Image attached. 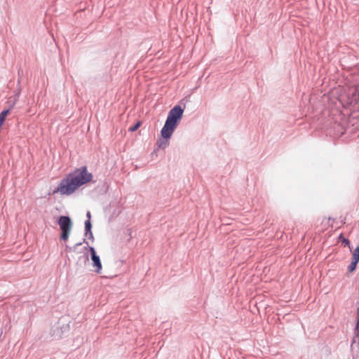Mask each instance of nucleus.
Wrapping results in <instances>:
<instances>
[{
	"instance_id": "1",
	"label": "nucleus",
	"mask_w": 359,
	"mask_h": 359,
	"mask_svg": "<svg viewBox=\"0 0 359 359\" xmlns=\"http://www.w3.org/2000/svg\"><path fill=\"white\" fill-rule=\"evenodd\" d=\"M93 175L89 172L86 166L76 169L73 172L68 174L59 184L53 194L61 195H70L81 186L90 182Z\"/></svg>"
},
{
	"instance_id": "2",
	"label": "nucleus",
	"mask_w": 359,
	"mask_h": 359,
	"mask_svg": "<svg viewBox=\"0 0 359 359\" xmlns=\"http://www.w3.org/2000/svg\"><path fill=\"white\" fill-rule=\"evenodd\" d=\"M58 224L62 230L61 239L67 241L69 238L72 224L70 218L67 216H61L59 218Z\"/></svg>"
},
{
	"instance_id": "3",
	"label": "nucleus",
	"mask_w": 359,
	"mask_h": 359,
	"mask_svg": "<svg viewBox=\"0 0 359 359\" xmlns=\"http://www.w3.org/2000/svg\"><path fill=\"white\" fill-rule=\"evenodd\" d=\"M183 114V109L180 106L174 107L168 113L166 121L175 126H177L178 121L181 119Z\"/></svg>"
},
{
	"instance_id": "4",
	"label": "nucleus",
	"mask_w": 359,
	"mask_h": 359,
	"mask_svg": "<svg viewBox=\"0 0 359 359\" xmlns=\"http://www.w3.org/2000/svg\"><path fill=\"white\" fill-rule=\"evenodd\" d=\"M176 128V126L172 125V124H170L167 122H165L164 126L163 127L162 130H161V136L166 139L165 140V142L164 143L163 142H162L160 144H159V147H163V144H164V147H166L168 144V139H169L172 134L173 133L174 130H175V128Z\"/></svg>"
},
{
	"instance_id": "5",
	"label": "nucleus",
	"mask_w": 359,
	"mask_h": 359,
	"mask_svg": "<svg viewBox=\"0 0 359 359\" xmlns=\"http://www.w3.org/2000/svg\"><path fill=\"white\" fill-rule=\"evenodd\" d=\"M90 252L91 253V259L93 261V266L95 268V272L100 273L102 269V263L99 256L96 255L95 250L93 247L90 248Z\"/></svg>"
},
{
	"instance_id": "6",
	"label": "nucleus",
	"mask_w": 359,
	"mask_h": 359,
	"mask_svg": "<svg viewBox=\"0 0 359 359\" xmlns=\"http://www.w3.org/2000/svg\"><path fill=\"white\" fill-rule=\"evenodd\" d=\"M358 262H359V259L352 256L351 263L350 264V265L348 266V271L350 273H352L353 271H355Z\"/></svg>"
},
{
	"instance_id": "7",
	"label": "nucleus",
	"mask_w": 359,
	"mask_h": 359,
	"mask_svg": "<svg viewBox=\"0 0 359 359\" xmlns=\"http://www.w3.org/2000/svg\"><path fill=\"white\" fill-rule=\"evenodd\" d=\"M10 111L8 109L3 111L0 113V126H2L5 121L6 117L9 114Z\"/></svg>"
},
{
	"instance_id": "8",
	"label": "nucleus",
	"mask_w": 359,
	"mask_h": 359,
	"mask_svg": "<svg viewBox=\"0 0 359 359\" xmlns=\"http://www.w3.org/2000/svg\"><path fill=\"white\" fill-rule=\"evenodd\" d=\"M91 226H91L90 221L89 219L86 221V222H85L86 231V233L89 232L90 233V235H92V232L90 231Z\"/></svg>"
},
{
	"instance_id": "9",
	"label": "nucleus",
	"mask_w": 359,
	"mask_h": 359,
	"mask_svg": "<svg viewBox=\"0 0 359 359\" xmlns=\"http://www.w3.org/2000/svg\"><path fill=\"white\" fill-rule=\"evenodd\" d=\"M140 126V122H137L135 125H134L133 127H130L129 128V130L131 132L135 131Z\"/></svg>"
},
{
	"instance_id": "10",
	"label": "nucleus",
	"mask_w": 359,
	"mask_h": 359,
	"mask_svg": "<svg viewBox=\"0 0 359 359\" xmlns=\"http://www.w3.org/2000/svg\"><path fill=\"white\" fill-rule=\"evenodd\" d=\"M353 257H356V258L359 259V246H358V247L355 249V250H354V252H353Z\"/></svg>"
},
{
	"instance_id": "11",
	"label": "nucleus",
	"mask_w": 359,
	"mask_h": 359,
	"mask_svg": "<svg viewBox=\"0 0 359 359\" xmlns=\"http://www.w3.org/2000/svg\"><path fill=\"white\" fill-rule=\"evenodd\" d=\"M343 242L346 244V245H348L349 244V241L348 239H344L343 240Z\"/></svg>"
},
{
	"instance_id": "12",
	"label": "nucleus",
	"mask_w": 359,
	"mask_h": 359,
	"mask_svg": "<svg viewBox=\"0 0 359 359\" xmlns=\"http://www.w3.org/2000/svg\"><path fill=\"white\" fill-rule=\"evenodd\" d=\"M87 217H88V219L90 220V213L89 212L87 213Z\"/></svg>"
}]
</instances>
